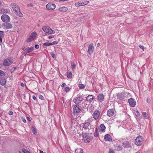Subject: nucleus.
Listing matches in <instances>:
<instances>
[{"instance_id": "20", "label": "nucleus", "mask_w": 153, "mask_h": 153, "mask_svg": "<svg viewBox=\"0 0 153 153\" xmlns=\"http://www.w3.org/2000/svg\"><path fill=\"white\" fill-rule=\"evenodd\" d=\"M104 140L105 141H112V138L109 134H107L104 136Z\"/></svg>"}, {"instance_id": "57", "label": "nucleus", "mask_w": 153, "mask_h": 153, "mask_svg": "<svg viewBox=\"0 0 153 153\" xmlns=\"http://www.w3.org/2000/svg\"><path fill=\"white\" fill-rule=\"evenodd\" d=\"M20 85L22 87H24V83L22 82L21 83Z\"/></svg>"}, {"instance_id": "40", "label": "nucleus", "mask_w": 153, "mask_h": 153, "mask_svg": "<svg viewBox=\"0 0 153 153\" xmlns=\"http://www.w3.org/2000/svg\"><path fill=\"white\" fill-rule=\"evenodd\" d=\"M33 6V4L32 3L28 4L27 5V6L28 7H32Z\"/></svg>"}, {"instance_id": "55", "label": "nucleus", "mask_w": 153, "mask_h": 153, "mask_svg": "<svg viewBox=\"0 0 153 153\" xmlns=\"http://www.w3.org/2000/svg\"><path fill=\"white\" fill-rule=\"evenodd\" d=\"M32 98L34 100H36V97L34 95L33 96Z\"/></svg>"}, {"instance_id": "34", "label": "nucleus", "mask_w": 153, "mask_h": 153, "mask_svg": "<svg viewBox=\"0 0 153 153\" xmlns=\"http://www.w3.org/2000/svg\"><path fill=\"white\" fill-rule=\"evenodd\" d=\"M67 77L68 78H70L72 77V74L71 72L69 71L67 73Z\"/></svg>"}, {"instance_id": "44", "label": "nucleus", "mask_w": 153, "mask_h": 153, "mask_svg": "<svg viewBox=\"0 0 153 153\" xmlns=\"http://www.w3.org/2000/svg\"><path fill=\"white\" fill-rule=\"evenodd\" d=\"M139 47L140 48H141L143 50V51L144 50L145 48L143 46L141 45H140L139 46Z\"/></svg>"}, {"instance_id": "14", "label": "nucleus", "mask_w": 153, "mask_h": 153, "mask_svg": "<svg viewBox=\"0 0 153 153\" xmlns=\"http://www.w3.org/2000/svg\"><path fill=\"white\" fill-rule=\"evenodd\" d=\"M115 111L113 109H110L107 111V114L109 117H112L113 116Z\"/></svg>"}, {"instance_id": "21", "label": "nucleus", "mask_w": 153, "mask_h": 153, "mask_svg": "<svg viewBox=\"0 0 153 153\" xmlns=\"http://www.w3.org/2000/svg\"><path fill=\"white\" fill-rule=\"evenodd\" d=\"M68 10V8L65 6L61 7L58 9L61 12H65L67 11Z\"/></svg>"}, {"instance_id": "17", "label": "nucleus", "mask_w": 153, "mask_h": 153, "mask_svg": "<svg viewBox=\"0 0 153 153\" xmlns=\"http://www.w3.org/2000/svg\"><path fill=\"white\" fill-rule=\"evenodd\" d=\"M122 146L125 148H129L131 147V144L127 141H125L123 143Z\"/></svg>"}, {"instance_id": "2", "label": "nucleus", "mask_w": 153, "mask_h": 153, "mask_svg": "<svg viewBox=\"0 0 153 153\" xmlns=\"http://www.w3.org/2000/svg\"><path fill=\"white\" fill-rule=\"evenodd\" d=\"M83 128L85 130L87 131L86 132H89L90 131H93L94 128V126L92 124L91 122H85L83 124Z\"/></svg>"}, {"instance_id": "53", "label": "nucleus", "mask_w": 153, "mask_h": 153, "mask_svg": "<svg viewBox=\"0 0 153 153\" xmlns=\"http://www.w3.org/2000/svg\"><path fill=\"white\" fill-rule=\"evenodd\" d=\"M65 85H66L65 83H62L61 85L62 87L63 88V87H64L65 86Z\"/></svg>"}, {"instance_id": "59", "label": "nucleus", "mask_w": 153, "mask_h": 153, "mask_svg": "<svg viewBox=\"0 0 153 153\" xmlns=\"http://www.w3.org/2000/svg\"><path fill=\"white\" fill-rule=\"evenodd\" d=\"M146 101H147V103H149V99L148 98H147V99H146Z\"/></svg>"}, {"instance_id": "8", "label": "nucleus", "mask_w": 153, "mask_h": 153, "mask_svg": "<svg viewBox=\"0 0 153 153\" xmlns=\"http://www.w3.org/2000/svg\"><path fill=\"white\" fill-rule=\"evenodd\" d=\"M36 34H37L36 32L34 31L32 33L30 34L29 38L27 40V42L28 43L33 41L36 37Z\"/></svg>"}, {"instance_id": "54", "label": "nucleus", "mask_w": 153, "mask_h": 153, "mask_svg": "<svg viewBox=\"0 0 153 153\" xmlns=\"http://www.w3.org/2000/svg\"><path fill=\"white\" fill-rule=\"evenodd\" d=\"M54 38V36H49L48 37L49 39H51L53 38Z\"/></svg>"}, {"instance_id": "23", "label": "nucleus", "mask_w": 153, "mask_h": 153, "mask_svg": "<svg viewBox=\"0 0 153 153\" xmlns=\"http://www.w3.org/2000/svg\"><path fill=\"white\" fill-rule=\"evenodd\" d=\"M93 96L92 95H88V96L86 97V100L91 102L93 101Z\"/></svg>"}, {"instance_id": "26", "label": "nucleus", "mask_w": 153, "mask_h": 153, "mask_svg": "<svg viewBox=\"0 0 153 153\" xmlns=\"http://www.w3.org/2000/svg\"><path fill=\"white\" fill-rule=\"evenodd\" d=\"M1 12L4 13H10V9H5L3 8L1 9Z\"/></svg>"}, {"instance_id": "33", "label": "nucleus", "mask_w": 153, "mask_h": 153, "mask_svg": "<svg viewBox=\"0 0 153 153\" xmlns=\"http://www.w3.org/2000/svg\"><path fill=\"white\" fill-rule=\"evenodd\" d=\"M83 4H82V2H76L75 4V5L77 7L80 6H82Z\"/></svg>"}, {"instance_id": "42", "label": "nucleus", "mask_w": 153, "mask_h": 153, "mask_svg": "<svg viewBox=\"0 0 153 153\" xmlns=\"http://www.w3.org/2000/svg\"><path fill=\"white\" fill-rule=\"evenodd\" d=\"M82 2V4H83V6H84L85 5H86V4H88L89 3V1H85L84 2Z\"/></svg>"}, {"instance_id": "7", "label": "nucleus", "mask_w": 153, "mask_h": 153, "mask_svg": "<svg viewBox=\"0 0 153 153\" xmlns=\"http://www.w3.org/2000/svg\"><path fill=\"white\" fill-rule=\"evenodd\" d=\"M100 113L98 110H96L92 114L93 117L95 120H99L100 119Z\"/></svg>"}, {"instance_id": "27", "label": "nucleus", "mask_w": 153, "mask_h": 153, "mask_svg": "<svg viewBox=\"0 0 153 153\" xmlns=\"http://www.w3.org/2000/svg\"><path fill=\"white\" fill-rule=\"evenodd\" d=\"M114 147L115 149L117 151H120L122 149L121 146L117 144L114 145Z\"/></svg>"}, {"instance_id": "62", "label": "nucleus", "mask_w": 153, "mask_h": 153, "mask_svg": "<svg viewBox=\"0 0 153 153\" xmlns=\"http://www.w3.org/2000/svg\"><path fill=\"white\" fill-rule=\"evenodd\" d=\"M100 46V43H98L97 44V46L98 47Z\"/></svg>"}, {"instance_id": "19", "label": "nucleus", "mask_w": 153, "mask_h": 153, "mask_svg": "<svg viewBox=\"0 0 153 153\" xmlns=\"http://www.w3.org/2000/svg\"><path fill=\"white\" fill-rule=\"evenodd\" d=\"M125 97L124 94L122 93H118L117 95V98L120 100L123 99Z\"/></svg>"}, {"instance_id": "28", "label": "nucleus", "mask_w": 153, "mask_h": 153, "mask_svg": "<svg viewBox=\"0 0 153 153\" xmlns=\"http://www.w3.org/2000/svg\"><path fill=\"white\" fill-rule=\"evenodd\" d=\"M34 48L33 47H31L27 48V50L26 51L27 53H29L33 51L34 50Z\"/></svg>"}, {"instance_id": "36", "label": "nucleus", "mask_w": 153, "mask_h": 153, "mask_svg": "<svg viewBox=\"0 0 153 153\" xmlns=\"http://www.w3.org/2000/svg\"><path fill=\"white\" fill-rule=\"evenodd\" d=\"M95 132L94 133V136L95 137H97L98 136L97 132V128H96L95 129Z\"/></svg>"}, {"instance_id": "56", "label": "nucleus", "mask_w": 153, "mask_h": 153, "mask_svg": "<svg viewBox=\"0 0 153 153\" xmlns=\"http://www.w3.org/2000/svg\"><path fill=\"white\" fill-rule=\"evenodd\" d=\"M27 120L29 122L31 121L30 118L29 117H27Z\"/></svg>"}, {"instance_id": "52", "label": "nucleus", "mask_w": 153, "mask_h": 153, "mask_svg": "<svg viewBox=\"0 0 153 153\" xmlns=\"http://www.w3.org/2000/svg\"><path fill=\"white\" fill-rule=\"evenodd\" d=\"M13 112L11 111H10L9 112V114L10 115H12L13 114Z\"/></svg>"}, {"instance_id": "58", "label": "nucleus", "mask_w": 153, "mask_h": 153, "mask_svg": "<svg viewBox=\"0 0 153 153\" xmlns=\"http://www.w3.org/2000/svg\"><path fill=\"white\" fill-rule=\"evenodd\" d=\"M22 121L24 123H26V120L25 119H22Z\"/></svg>"}, {"instance_id": "22", "label": "nucleus", "mask_w": 153, "mask_h": 153, "mask_svg": "<svg viewBox=\"0 0 153 153\" xmlns=\"http://www.w3.org/2000/svg\"><path fill=\"white\" fill-rule=\"evenodd\" d=\"M4 28L7 29H10L12 27V25L9 23H5L3 25Z\"/></svg>"}, {"instance_id": "46", "label": "nucleus", "mask_w": 153, "mask_h": 153, "mask_svg": "<svg viewBox=\"0 0 153 153\" xmlns=\"http://www.w3.org/2000/svg\"><path fill=\"white\" fill-rule=\"evenodd\" d=\"M39 97L40 99H41V100H43L44 98L43 97L42 95H40L39 96Z\"/></svg>"}, {"instance_id": "1", "label": "nucleus", "mask_w": 153, "mask_h": 153, "mask_svg": "<svg viewBox=\"0 0 153 153\" xmlns=\"http://www.w3.org/2000/svg\"><path fill=\"white\" fill-rule=\"evenodd\" d=\"M10 5L16 15L21 17L23 16V14L20 12V8L17 4L15 3H11Z\"/></svg>"}, {"instance_id": "48", "label": "nucleus", "mask_w": 153, "mask_h": 153, "mask_svg": "<svg viewBox=\"0 0 153 153\" xmlns=\"http://www.w3.org/2000/svg\"><path fill=\"white\" fill-rule=\"evenodd\" d=\"M108 153H114V152L113 150L110 149Z\"/></svg>"}, {"instance_id": "37", "label": "nucleus", "mask_w": 153, "mask_h": 153, "mask_svg": "<svg viewBox=\"0 0 153 153\" xmlns=\"http://www.w3.org/2000/svg\"><path fill=\"white\" fill-rule=\"evenodd\" d=\"M71 88L68 86L66 87L65 88V91L66 92H69L71 90Z\"/></svg>"}, {"instance_id": "64", "label": "nucleus", "mask_w": 153, "mask_h": 153, "mask_svg": "<svg viewBox=\"0 0 153 153\" xmlns=\"http://www.w3.org/2000/svg\"><path fill=\"white\" fill-rule=\"evenodd\" d=\"M1 1H0V5H1Z\"/></svg>"}, {"instance_id": "50", "label": "nucleus", "mask_w": 153, "mask_h": 153, "mask_svg": "<svg viewBox=\"0 0 153 153\" xmlns=\"http://www.w3.org/2000/svg\"><path fill=\"white\" fill-rule=\"evenodd\" d=\"M51 55L53 58H55V55L54 53H52L51 54Z\"/></svg>"}, {"instance_id": "47", "label": "nucleus", "mask_w": 153, "mask_h": 153, "mask_svg": "<svg viewBox=\"0 0 153 153\" xmlns=\"http://www.w3.org/2000/svg\"><path fill=\"white\" fill-rule=\"evenodd\" d=\"M58 43V42L56 41H54L52 43H51L52 45L57 44Z\"/></svg>"}, {"instance_id": "4", "label": "nucleus", "mask_w": 153, "mask_h": 153, "mask_svg": "<svg viewBox=\"0 0 153 153\" xmlns=\"http://www.w3.org/2000/svg\"><path fill=\"white\" fill-rule=\"evenodd\" d=\"M43 30L46 33L54 34L55 31L51 29L48 26H43L42 27Z\"/></svg>"}, {"instance_id": "9", "label": "nucleus", "mask_w": 153, "mask_h": 153, "mask_svg": "<svg viewBox=\"0 0 153 153\" xmlns=\"http://www.w3.org/2000/svg\"><path fill=\"white\" fill-rule=\"evenodd\" d=\"M82 98L80 95H78L75 97L73 100V102L76 104H79L82 100Z\"/></svg>"}, {"instance_id": "31", "label": "nucleus", "mask_w": 153, "mask_h": 153, "mask_svg": "<svg viewBox=\"0 0 153 153\" xmlns=\"http://www.w3.org/2000/svg\"><path fill=\"white\" fill-rule=\"evenodd\" d=\"M75 152L76 153H83V151L81 148H77L75 150Z\"/></svg>"}, {"instance_id": "10", "label": "nucleus", "mask_w": 153, "mask_h": 153, "mask_svg": "<svg viewBox=\"0 0 153 153\" xmlns=\"http://www.w3.org/2000/svg\"><path fill=\"white\" fill-rule=\"evenodd\" d=\"M1 18L2 21L4 22H7L10 21V17L7 15L4 14L2 15Z\"/></svg>"}, {"instance_id": "61", "label": "nucleus", "mask_w": 153, "mask_h": 153, "mask_svg": "<svg viewBox=\"0 0 153 153\" xmlns=\"http://www.w3.org/2000/svg\"><path fill=\"white\" fill-rule=\"evenodd\" d=\"M151 27H152V30H152V31H153V25Z\"/></svg>"}, {"instance_id": "12", "label": "nucleus", "mask_w": 153, "mask_h": 153, "mask_svg": "<svg viewBox=\"0 0 153 153\" xmlns=\"http://www.w3.org/2000/svg\"><path fill=\"white\" fill-rule=\"evenodd\" d=\"M73 106L74 107L73 113H77L81 110V108L78 105H74Z\"/></svg>"}, {"instance_id": "16", "label": "nucleus", "mask_w": 153, "mask_h": 153, "mask_svg": "<svg viewBox=\"0 0 153 153\" xmlns=\"http://www.w3.org/2000/svg\"><path fill=\"white\" fill-rule=\"evenodd\" d=\"M93 44L91 43L89 45L88 48V51L89 54H91L93 53Z\"/></svg>"}, {"instance_id": "60", "label": "nucleus", "mask_w": 153, "mask_h": 153, "mask_svg": "<svg viewBox=\"0 0 153 153\" xmlns=\"http://www.w3.org/2000/svg\"><path fill=\"white\" fill-rule=\"evenodd\" d=\"M2 67V63H0V68Z\"/></svg>"}, {"instance_id": "43", "label": "nucleus", "mask_w": 153, "mask_h": 153, "mask_svg": "<svg viewBox=\"0 0 153 153\" xmlns=\"http://www.w3.org/2000/svg\"><path fill=\"white\" fill-rule=\"evenodd\" d=\"M4 74V72L1 70H0V76H2Z\"/></svg>"}, {"instance_id": "39", "label": "nucleus", "mask_w": 153, "mask_h": 153, "mask_svg": "<svg viewBox=\"0 0 153 153\" xmlns=\"http://www.w3.org/2000/svg\"><path fill=\"white\" fill-rule=\"evenodd\" d=\"M16 68L15 67H13L11 69L10 71L11 73L13 72L14 71L16 70Z\"/></svg>"}, {"instance_id": "5", "label": "nucleus", "mask_w": 153, "mask_h": 153, "mask_svg": "<svg viewBox=\"0 0 153 153\" xmlns=\"http://www.w3.org/2000/svg\"><path fill=\"white\" fill-rule=\"evenodd\" d=\"M143 137L140 135L137 137L135 140V144L138 146L142 145L143 142Z\"/></svg>"}, {"instance_id": "49", "label": "nucleus", "mask_w": 153, "mask_h": 153, "mask_svg": "<svg viewBox=\"0 0 153 153\" xmlns=\"http://www.w3.org/2000/svg\"><path fill=\"white\" fill-rule=\"evenodd\" d=\"M35 47L36 49H38L39 48V46L38 45L36 44L35 45Z\"/></svg>"}, {"instance_id": "25", "label": "nucleus", "mask_w": 153, "mask_h": 153, "mask_svg": "<svg viewBox=\"0 0 153 153\" xmlns=\"http://www.w3.org/2000/svg\"><path fill=\"white\" fill-rule=\"evenodd\" d=\"M6 82V81L5 79L2 78H0V84L1 85H4Z\"/></svg>"}, {"instance_id": "45", "label": "nucleus", "mask_w": 153, "mask_h": 153, "mask_svg": "<svg viewBox=\"0 0 153 153\" xmlns=\"http://www.w3.org/2000/svg\"><path fill=\"white\" fill-rule=\"evenodd\" d=\"M27 48H26L25 47H23L22 48V50L23 51H26L27 50Z\"/></svg>"}, {"instance_id": "38", "label": "nucleus", "mask_w": 153, "mask_h": 153, "mask_svg": "<svg viewBox=\"0 0 153 153\" xmlns=\"http://www.w3.org/2000/svg\"><path fill=\"white\" fill-rule=\"evenodd\" d=\"M32 132L34 134H36V128L33 127Z\"/></svg>"}, {"instance_id": "63", "label": "nucleus", "mask_w": 153, "mask_h": 153, "mask_svg": "<svg viewBox=\"0 0 153 153\" xmlns=\"http://www.w3.org/2000/svg\"><path fill=\"white\" fill-rule=\"evenodd\" d=\"M40 153H43V152L42 151H40Z\"/></svg>"}, {"instance_id": "18", "label": "nucleus", "mask_w": 153, "mask_h": 153, "mask_svg": "<svg viewBox=\"0 0 153 153\" xmlns=\"http://www.w3.org/2000/svg\"><path fill=\"white\" fill-rule=\"evenodd\" d=\"M105 127L103 124H101L99 127V129L100 132H103L105 131Z\"/></svg>"}, {"instance_id": "15", "label": "nucleus", "mask_w": 153, "mask_h": 153, "mask_svg": "<svg viewBox=\"0 0 153 153\" xmlns=\"http://www.w3.org/2000/svg\"><path fill=\"white\" fill-rule=\"evenodd\" d=\"M97 98L98 101L102 102L104 99V95L102 94H100L97 96Z\"/></svg>"}, {"instance_id": "30", "label": "nucleus", "mask_w": 153, "mask_h": 153, "mask_svg": "<svg viewBox=\"0 0 153 153\" xmlns=\"http://www.w3.org/2000/svg\"><path fill=\"white\" fill-rule=\"evenodd\" d=\"M142 114L144 116L145 119H148L149 118V116L148 115L146 112H143L142 113Z\"/></svg>"}, {"instance_id": "51", "label": "nucleus", "mask_w": 153, "mask_h": 153, "mask_svg": "<svg viewBox=\"0 0 153 153\" xmlns=\"http://www.w3.org/2000/svg\"><path fill=\"white\" fill-rule=\"evenodd\" d=\"M28 53H27V52L25 51L24 52V55L25 56H26L27 55V54Z\"/></svg>"}, {"instance_id": "6", "label": "nucleus", "mask_w": 153, "mask_h": 153, "mask_svg": "<svg viewBox=\"0 0 153 153\" xmlns=\"http://www.w3.org/2000/svg\"><path fill=\"white\" fill-rule=\"evenodd\" d=\"M12 63L13 61L11 59H7L4 60L3 65L4 66H8L10 65Z\"/></svg>"}, {"instance_id": "24", "label": "nucleus", "mask_w": 153, "mask_h": 153, "mask_svg": "<svg viewBox=\"0 0 153 153\" xmlns=\"http://www.w3.org/2000/svg\"><path fill=\"white\" fill-rule=\"evenodd\" d=\"M135 114L136 116V118L137 119V120H140L141 119V117L138 111H136Z\"/></svg>"}, {"instance_id": "41", "label": "nucleus", "mask_w": 153, "mask_h": 153, "mask_svg": "<svg viewBox=\"0 0 153 153\" xmlns=\"http://www.w3.org/2000/svg\"><path fill=\"white\" fill-rule=\"evenodd\" d=\"M71 67L73 69L75 68V63L74 62H72L71 64Z\"/></svg>"}, {"instance_id": "3", "label": "nucleus", "mask_w": 153, "mask_h": 153, "mask_svg": "<svg viewBox=\"0 0 153 153\" xmlns=\"http://www.w3.org/2000/svg\"><path fill=\"white\" fill-rule=\"evenodd\" d=\"M88 132L87 133L83 132L82 134L83 139L86 143H89L92 140V138L91 137V132H90V131Z\"/></svg>"}, {"instance_id": "32", "label": "nucleus", "mask_w": 153, "mask_h": 153, "mask_svg": "<svg viewBox=\"0 0 153 153\" xmlns=\"http://www.w3.org/2000/svg\"><path fill=\"white\" fill-rule=\"evenodd\" d=\"M80 83L81 82H79V88L80 89H83L85 87V85L84 84Z\"/></svg>"}, {"instance_id": "13", "label": "nucleus", "mask_w": 153, "mask_h": 153, "mask_svg": "<svg viewBox=\"0 0 153 153\" xmlns=\"http://www.w3.org/2000/svg\"><path fill=\"white\" fill-rule=\"evenodd\" d=\"M128 102L130 105L132 107H134L136 105V102L133 99L131 98L128 99Z\"/></svg>"}, {"instance_id": "11", "label": "nucleus", "mask_w": 153, "mask_h": 153, "mask_svg": "<svg viewBox=\"0 0 153 153\" xmlns=\"http://www.w3.org/2000/svg\"><path fill=\"white\" fill-rule=\"evenodd\" d=\"M47 9L50 10H54L56 8V5L54 4L49 3L47 4L46 6Z\"/></svg>"}, {"instance_id": "29", "label": "nucleus", "mask_w": 153, "mask_h": 153, "mask_svg": "<svg viewBox=\"0 0 153 153\" xmlns=\"http://www.w3.org/2000/svg\"><path fill=\"white\" fill-rule=\"evenodd\" d=\"M4 32L2 31H0V42H2V38L4 36Z\"/></svg>"}, {"instance_id": "35", "label": "nucleus", "mask_w": 153, "mask_h": 153, "mask_svg": "<svg viewBox=\"0 0 153 153\" xmlns=\"http://www.w3.org/2000/svg\"><path fill=\"white\" fill-rule=\"evenodd\" d=\"M51 45H52L51 43L48 42H45L43 44V46H48Z\"/></svg>"}]
</instances>
